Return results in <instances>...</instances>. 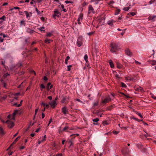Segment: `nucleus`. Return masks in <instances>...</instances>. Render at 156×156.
Returning <instances> with one entry per match:
<instances>
[{
	"mask_svg": "<svg viewBox=\"0 0 156 156\" xmlns=\"http://www.w3.org/2000/svg\"><path fill=\"white\" fill-rule=\"evenodd\" d=\"M108 24L112 26L113 25V23L110 20H109L107 22Z\"/></svg>",
	"mask_w": 156,
	"mask_h": 156,
	"instance_id": "obj_36",
	"label": "nucleus"
},
{
	"mask_svg": "<svg viewBox=\"0 0 156 156\" xmlns=\"http://www.w3.org/2000/svg\"><path fill=\"white\" fill-rule=\"evenodd\" d=\"M41 87L42 88H45V86L43 84H41Z\"/></svg>",
	"mask_w": 156,
	"mask_h": 156,
	"instance_id": "obj_49",
	"label": "nucleus"
},
{
	"mask_svg": "<svg viewBox=\"0 0 156 156\" xmlns=\"http://www.w3.org/2000/svg\"><path fill=\"white\" fill-rule=\"evenodd\" d=\"M69 97H64L62 98V99L61 101L62 103H67L69 102Z\"/></svg>",
	"mask_w": 156,
	"mask_h": 156,
	"instance_id": "obj_5",
	"label": "nucleus"
},
{
	"mask_svg": "<svg viewBox=\"0 0 156 156\" xmlns=\"http://www.w3.org/2000/svg\"><path fill=\"white\" fill-rule=\"evenodd\" d=\"M132 119H134L136 121L138 122H140L141 121H142V120H139V119H138L136 118L135 117H133Z\"/></svg>",
	"mask_w": 156,
	"mask_h": 156,
	"instance_id": "obj_33",
	"label": "nucleus"
},
{
	"mask_svg": "<svg viewBox=\"0 0 156 156\" xmlns=\"http://www.w3.org/2000/svg\"><path fill=\"white\" fill-rule=\"evenodd\" d=\"M122 66L119 63L117 64V67L119 69H121L122 67Z\"/></svg>",
	"mask_w": 156,
	"mask_h": 156,
	"instance_id": "obj_28",
	"label": "nucleus"
},
{
	"mask_svg": "<svg viewBox=\"0 0 156 156\" xmlns=\"http://www.w3.org/2000/svg\"><path fill=\"white\" fill-rule=\"evenodd\" d=\"M52 35V32L48 33L45 36L47 37H50Z\"/></svg>",
	"mask_w": 156,
	"mask_h": 156,
	"instance_id": "obj_23",
	"label": "nucleus"
},
{
	"mask_svg": "<svg viewBox=\"0 0 156 156\" xmlns=\"http://www.w3.org/2000/svg\"><path fill=\"white\" fill-rule=\"evenodd\" d=\"M72 66L71 65H69L67 66V71H69L70 70V68Z\"/></svg>",
	"mask_w": 156,
	"mask_h": 156,
	"instance_id": "obj_37",
	"label": "nucleus"
},
{
	"mask_svg": "<svg viewBox=\"0 0 156 156\" xmlns=\"http://www.w3.org/2000/svg\"><path fill=\"white\" fill-rule=\"evenodd\" d=\"M103 124L104 126H105V125H108V123H107V122L106 121H105L103 122Z\"/></svg>",
	"mask_w": 156,
	"mask_h": 156,
	"instance_id": "obj_43",
	"label": "nucleus"
},
{
	"mask_svg": "<svg viewBox=\"0 0 156 156\" xmlns=\"http://www.w3.org/2000/svg\"><path fill=\"white\" fill-rule=\"evenodd\" d=\"M49 104L53 108H54L57 105L55 101H52L49 102Z\"/></svg>",
	"mask_w": 156,
	"mask_h": 156,
	"instance_id": "obj_7",
	"label": "nucleus"
},
{
	"mask_svg": "<svg viewBox=\"0 0 156 156\" xmlns=\"http://www.w3.org/2000/svg\"><path fill=\"white\" fill-rule=\"evenodd\" d=\"M83 14H80L79 16V17L77 19L78 23L79 24H81V23L80 22L81 20H82L83 19Z\"/></svg>",
	"mask_w": 156,
	"mask_h": 156,
	"instance_id": "obj_10",
	"label": "nucleus"
},
{
	"mask_svg": "<svg viewBox=\"0 0 156 156\" xmlns=\"http://www.w3.org/2000/svg\"><path fill=\"white\" fill-rule=\"evenodd\" d=\"M126 80H129L130 81L131 80H133V78H130V77H127L126 78Z\"/></svg>",
	"mask_w": 156,
	"mask_h": 156,
	"instance_id": "obj_42",
	"label": "nucleus"
},
{
	"mask_svg": "<svg viewBox=\"0 0 156 156\" xmlns=\"http://www.w3.org/2000/svg\"><path fill=\"white\" fill-rule=\"evenodd\" d=\"M8 3H7V2H5V3H4L2 5L3 6H5V5H8Z\"/></svg>",
	"mask_w": 156,
	"mask_h": 156,
	"instance_id": "obj_61",
	"label": "nucleus"
},
{
	"mask_svg": "<svg viewBox=\"0 0 156 156\" xmlns=\"http://www.w3.org/2000/svg\"><path fill=\"white\" fill-rule=\"evenodd\" d=\"M120 9H117L116 10L115 12V15H117L118 14L119 12H120Z\"/></svg>",
	"mask_w": 156,
	"mask_h": 156,
	"instance_id": "obj_26",
	"label": "nucleus"
},
{
	"mask_svg": "<svg viewBox=\"0 0 156 156\" xmlns=\"http://www.w3.org/2000/svg\"><path fill=\"white\" fill-rule=\"evenodd\" d=\"M46 135H44L43 137L42 138V140L43 141H45V140H46Z\"/></svg>",
	"mask_w": 156,
	"mask_h": 156,
	"instance_id": "obj_46",
	"label": "nucleus"
},
{
	"mask_svg": "<svg viewBox=\"0 0 156 156\" xmlns=\"http://www.w3.org/2000/svg\"><path fill=\"white\" fill-rule=\"evenodd\" d=\"M152 98H153L154 99H156V97L154 96V95H153L152 96Z\"/></svg>",
	"mask_w": 156,
	"mask_h": 156,
	"instance_id": "obj_64",
	"label": "nucleus"
},
{
	"mask_svg": "<svg viewBox=\"0 0 156 156\" xmlns=\"http://www.w3.org/2000/svg\"><path fill=\"white\" fill-rule=\"evenodd\" d=\"M62 153L58 154H57L55 156H62Z\"/></svg>",
	"mask_w": 156,
	"mask_h": 156,
	"instance_id": "obj_59",
	"label": "nucleus"
},
{
	"mask_svg": "<svg viewBox=\"0 0 156 156\" xmlns=\"http://www.w3.org/2000/svg\"><path fill=\"white\" fill-rule=\"evenodd\" d=\"M114 3V1H111L109 2V5H111V4H113Z\"/></svg>",
	"mask_w": 156,
	"mask_h": 156,
	"instance_id": "obj_50",
	"label": "nucleus"
},
{
	"mask_svg": "<svg viewBox=\"0 0 156 156\" xmlns=\"http://www.w3.org/2000/svg\"><path fill=\"white\" fill-rule=\"evenodd\" d=\"M110 51L112 53H115L116 51L120 49L119 44L115 42H112L110 44Z\"/></svg>",
	"mask_w": 156,
	"mask_h": 156,
	"instance_id": "obj_1",
	"label": "nucleus"
},
{
	"mask_svg": "<svg viewBox=\"0 0 156 156\" xmlns=\"http://www.w3.org/2000/svg\"><path fill=\"white\" fill-rule=\"evenodd\" d=\"M88 10H89V13H94V9L92 7V6L91 5H90L88 7Z\"/></svg>",
	"mask_w": 156,
	"mask_h": 156,
	"instance_id": "obj_8",
	"label": "nucleus"
},
{
	"mask_svg": "<svg viewBox=\"0 0 156 156\" xmlns=\"http://www.w3.org/2000/svg\"><path fill=\"white\" fill-rule=\"evenodd\" d=\"M62 111L63 113L65 115L68 112L67 108L66 107H63L62 109Z\"/></svg>",
	"mask_w": 156,
	"mask_h": 156,
	"instance_id": "obj_11",
	"label": "nucleus"
},
{
	"mask_svg": "<svg viewBox=\"0 0 156 156\" xmlns=\"http://www.w3.org/2000/svg\"><path fill=\"white\" fill-rule=\"evenodd\" d=\"M121 86L122 87H126V85L123 83H121Z\"/></svg>",
	"mask_w": 156,
	"mask_h": 156,
	"instance_id": "obj_38",
	"label": "nucleus"
},
{
	"mask_svg": "<svg viewBox=\"0 0 156 156\" xmlns=\"http://www.w3.org/2000/svg\"><path fill=\"white\" fill-rule=\"evenodd\" d=\"M5 133V132L1 127H0V135L3 136Z\"/></svg>",
	"mask_w": 156,
	"mask_h": 156,
	"instance_id": "obj_13",
	"label": "nucleus"
},
{
	"mask_svg": "<svg viewBox=\"0 0 156 156\" xmlns=\"http://www.w3.org/2000/svg\"><path fill=\"white\" fill-rule=\"evenodd\" d=\"M24 24H25V23H24V21H21V22H20V25H22Z\"/></svg>",
	"mask_w": 156,
	"mask_h": 156,
	"instance_id": "obj_55",
	"label": "nucleus"
},
{
	"mask_svg": "<svg viewBox=\"0 0 156 156\" xmlns=\"http://www.w3.org/2000/svg\"><path fill=\"white\" fill-rule=\"evenodd\" d=\"M69 143L70 144V147H71V146L73 145V143L71 140H70L69 141Z\"/></svg>",
	"mask_w": 156,
	"mask_h": 156,
	"instance_id": "obj_40",
	"label": "nucleus"
},
{
	"mask_svg": "<svg viewBox=\"0 0 156 156\" xmlns=\"http://www.w3.org/2000/svg\"><path fill=\"white\" fill-rule=\"evenodd\" d=\"M84 58L86 61V62H87V61L88 56L87 55H85L84 56Z\"/></svg>",
	"mask_w": 156,
	"mask_h": 156,
	"instance_id": "obj_29",
	"label": "nucleus"
},
{
	"mask_svg": "<svg viewBox=\"0 0 156 156\" xmlns=\"http://www.w3.org/2000/svg\"><path fill=\"white\" fill-rule=\"evenodd\" d=\"M27 32L30 33V34H34L35 33V31L34 30H31L29 28H28L27 29Z\"/></svg>",
	"mask_w": 156,
	"mask_h": 156,
	"instance_id": "obj_14",
	"label": "nucleus"
},
{
	"mask_svg": "<svg viewBox=\"0 0 156 156\" xmlns=\"http://www.w3.org/2000/svg\"><path fill=\"white\" fill-rule=\"evenodd\" d=\"M77 46L78 47H80L82 44V42L81 41L80 38H79L78 39L77 41Z\"/></svg>",
	"mask_w": 156,
	"mask_h": 156,
	"instance_id": "obj_17",
	"label": "nucleus"
},
{
	"mask_svg": "<svg viewBox=\"0 0 156 156\" xmlns=\"http://www.w3.org/2000/svg\"><path fill=\"white\" fill-rule=\"evenodd\" d=\"M65 2L66 3V4H68V3H73V2H71L70 1H65Z\"/></svg>",
	"mask_w": 156,
	"mask_h": 156,
	"instance_id": "obj_44",
	"label": "nucleus"
},
{
	"mask_svg": "<svg viewBox=\"0 0 156 156\" xmlns=\"http://www.w3.org/2000/svg\"><path fill=\"white\" fill-rule=\"evenodd\" d=\"M18 65H19V67L21 66H22V63L21 62H20L18 63Z\"/></svg>",
	"mask_w": 156,
	"mask_h": 156,
	"instance_id": "obj_58",
	"label": "nucleus"
},
{
	"mask_svg": "<svg viewBox=\"0 0 156 156\" xmlns=\"http://www.w3.org/2000/svg\"><path fill=\"white\" fill-rule=\"evenodd\" d=\"M58 130V132L59 133H61L63 132V131L62 130V129H61V126L59 127Z\"/></svg>",
	"mask_w": 156,
	"mask_h": 156,
	"instance_id": "obj_31",
	"label": "nucleus"
},
{
	"mask_svg": "<svg viewBox=\"0 0 156 156\" xmlns=\"http://www.w3.org/2000/svg\"><path fill=\"white\" fill-rule=\"evenodd\" d=\"M137 114L139 116H140L141 118H143V116L142 115H141V114L140 113H137Z\"/></svg>",
	"mask_w": 156,
	"mask_h": 156,
	"instance_id": "obj_52",
	"label": "nucleus"
},
{
	"mask_svg": "<svg viewBox=\"0 0 156 156\" xmlns=\"http://www.w3.org/2000/svg\"><path fill=\"white\" fill-rule=\"evenodd\" d=\"M100 1V0H92L91 1V2H95V4H97Z\"/></svg>",
	"mask_w": 156,
	"mask_h": 156,
	"instance_id": "obj_30",
	"label": "nucleus"
},
{
	"mask_svg": "<svg viewBox=\"0 0 156 156\" xmlns=\"http://www.w3.org/2000/svg\"><path fill=\"white\" fill-rule=\"evenodd\" d=\"M12 120L9 119L5 122V123L8 125V127L10 128H12L14 126V122L11 121Z\"/></svg>",
	"mask_w": 156,
	"mask_h": 156,
	"instance_id": "obj_2",
	"label": "nucleus"
},
{
	"mask_svg": "<svg viewBox=\"0 0 156 156\" xmlns=\"http://www.w3.org/2000/svg\"><path fill=\"white\" fill-rule=\"evenodd\" d=\"M5 62L2 61V64L4 66H5Z\"/></svg>",
	"mask_w": 156,
	"mask_h": 156,
	"instance_id": "obj_63",
	"label": "nucleus"
},
{
	"mask_svg": "<svg viewBox=\"0 0 156 156\" xmlns=\"http://www.w3.org/2000/svg\"><path fill=\"white\" fill-rule=\"evenodd\" d=\"M24 12L25 13L27 18L30 17L29 13H28L27 11H25Z\"/></svg>",
	"mask_w": 156,
	"mask_h": 156,
	"instance_id": "obj_25",
	"label": "nucleus"
},
{
	"mask_svg": "<svg viewBox=\"0 0 156 156\" xmlns=\"http://www.w3.org/2000/svg\"><path fill=\"white\" fill-rule=\"evenodd\" d=\"M111 99H112L110 98V96H108L106 97L105 98L102 100V102L103 104H105L110 101Z\"/></svg>",
	"mask_w": 156,
	"mask_h": 156,
	"instance_id": "obj_3",
	"label": "nucleus"
},
{
	"mask_svg": "<svg viewBox=\"0 0 156 156\" xmlns=\"http://www.w3.org/2000/svg\"><path fill=\"white\" fill-rule=\"evenodd\" d=\"M53 41L51 40L50 39H46L44 40V42L45 43H46L49 44L50 43L51 41Z\"/></svg>",
	"mask_w": 156,
	"mask_h": 156,
	"instance_id": "obj_21",
	"label": "nucleus"
},
{
	"mask_svg": "<svg viewBox=\"0 0 156 156\" xmlns=\"http://www.w3.org/2000/svg\"><path fill=\"white\" fill-rule=\"evenodd\" d=\"M69 58H70L69 56H68L66 57V58L65 60H66V61H68L69 59Z\"/></svg>",
	"mask_w": 156,
	"mask_h": 156,
	"instance_id": "obj_48",
	"label": "nucleus"
},
{
	"mask_svg": "<svg viewBox=\"0 0 156 156\" xmlns=\"http://www.w3.org/2000/svg\"><path fill=\"white\" fill-rule=\"evenodd\" d=\"M9 73H7L4 74V75H3V77L4 78H6V77H7L8 76H9Z\"/></svg>",
	"mask_w": 156,
	"mask_h": 156,
	"instance_id": "obj_41",
	"label": "nucleus"
},
{
	"mask_svg": "<svg viewBox=\"0 0 156 156\" xmlns=\"http://www.w3.org/2000/svg\"><path fill=\"white\" fill-rule=\"evenodd\" d=\"M35 10L37 12V14H40L41 13H42L43 12L42 11L41 12H40L37 9V8H35Z\"/></svg>",
	"mask_w": 156,
	"mask_h": 156,
	"instance_id": "obj_27",
	"label": "nucleus"
},
{
	"mask_svg": "<svg viewBox=\"0 0 156 156\" xmlns=\"http://www.w3.org/2000/svg\"><path fill=\"white\" fill-rule=\"evenodd\" d=\"M5 16H3L1 17L0 18V24H2L3 22L5 20Z\"/></svg>",
	"mask_w": 156,
	"mask_h": 156,
	"instance_id": "obj_18",
	"label": "nucleus"
},
{
	"mask_svg": "<svg viewBox=\"0 0 156 156\" xmlns=\"http://www.w3.org/2000/svg\"><path fill=\"white\" fill-rule=\"evenodd\" d=\"M99 119L98 118H96L95 119H93V121L94 122H97L99 121Z\"/></svg>",
	"mask_w": 156,
	"mask_h": 156,
	"instance_id": "obj_35",
	"label": "nucleus"
},
{
	"mask_svg": "<svg viewBox=\"0 0 156 156\" xmlns=\"http://www.w3.org/2000/svg\"><path fill=\"white\" fill-rule=\"evenodd\" d=\"M113 133L115 134H117L119 133V132H118L114 130L113 131Z\"/></svg>",
	"mask_w": 156,
	"mask_h": 156,
	"instance_id": "obj_45",
	"label": "nucleus"
},
{
	"mask_svg": "<svg viewBox=\"0 0 156 156\" xmlns=\"http://www.w3.org/2000/svg\"><path fill=\"white\" fill-rule=\"evenodd\" d=\"M34 2H35L34 0H32V1L30 2V4L31 5H32L33 4Z\"/></svg>",
	"mask_w": 156,
	"mask_h": 156,
	"instance_id": "obj_56",
	"label": "nucleus"
},
{
	"mask_svg": "<svg viewBox=\"0 0 156 156\" xmlns=\"http://www.w3.org/2000/svg\"><path fill=\"white\" fill-rule=\"evenodd\" d=\"M3 39L1 37H0V43L3 42Z\"/></svg>",
	"mask_w": 156,
	"mask_h": 156,
	"instance_id": "obj_51",
	"label": "nucleus"
},
{
	"mask_svg": "<svg viewBox=\"0 0 156 156\" xmlns=\"http://www.w3.org/2000/svg\"><path fill=\"white\" fill-rule=\"evenodd\" d=\"M130 8L129 7H124L123 8V10L125 11H128L129 9Z\"/></svg>",
	"mask_w": 156,
	"mask_h": 156,
	"instance_id": "obj_32",
	"label": "nucleus"
},
{
	"mask_svg": "<svg viewBox=\"0 0 156 156\" xmlns=\"http://www.w3.org/2000/svg\"><path fill=\"white\" fill-rule=\"evenodd\" d=\"M51 84L50 82L48 83L47 85V89L48 90H49L51 89L52 87V85H51Z\"/></svg>",
	"mask_w": 156,
	"mask_h": 156,
	"instance_id": "obj_16",
	"label": "nucleus"
},
{
	"mask_svg": "<svg viewBox=\"0 0 156 156\" xmlns=\"http://www.w3.org/2000/svg\"><path fill=\"white\" fill-rule=\"evenodd\" d=\"M125 53L127 55L130 56H131L132 55V52L129 49H127L125 50Z\"/></svg>",
	"mask_w": 156,
	"mask_h": 156,
	"instance_id": "obj_15",
	"label": "nucleus"
},
{
	"mask_svg": "<svg viewBox=\"0 0 156 156\" xmlns=\"http://www.w3.org/2000/svg\"><path fill=\"white\" fill-rule=\"evenodd\" d=\"M69 129V127L67 126H65L62 129V130L64 131L67 132V130Z\"/></svg>",
	"mask_w": 156,
	"mask_h": 156,
	"instance_id": "obj_22",
	"label": "nucleus"
},
{
	"mask_svg": "<svg viewBox=\"0 0 156 156\" xmlns=\"http://www.w3.org/2000/svg\"><path fill=\"white\" fill-rule=\"evenodd\" d=\"M7 97L6 96H4L2 98V99L4 100H5L6 98Z\"/></svg>",
	"mask_w": 156,
	"mask_h": 156,
	"instance_id": "obj_60",
	"label": "nucleus"
},
{
	"mask_svg": "<svg viewBox=\"0 0 156 156\" xmlns=\"http://www.w3.org/2000/svg\"><path fill=\"white\" fill-rule=\"evenodd\" d=\"M129 14L131 15L132 16H134L136 14V13L135 12H129Z\"/></svg>",
	"mask_w": 156,
	"mask_h": 156,
	"instance_id": "obj_39",
	"label": "nucleus"
},
{
	"mask_svg": "<svg viewBox=\"0 0 156 156\" xmlns=\"http://www.w3.org/2000/svg\"><path fill=\"white\" fill-rule=\"evenodd\" d=\"M13 9H20V8L19 7H14L13 8Z\"/></svg>",
	"mask_w": 156,
	"mask_h": 156,
	"instance_id": "obj_62",
	"label": "nucleus"
},
{
	"mask_svg": "<svg viewBox=\"0 0 156 156\" xmlns=\"http://www.w3.org/2000/svg\"><path fill=\"white\" fill-rule=\"evenodd\" d=\"M136 90L137 91H140L141 92H143L144 91L143 88L140 87L137 88L136 89Z\"/></svg>",
	"mask_w": 156,
	"mask_h": 156,
	"instance_id": "obj_24",
	"label": "nucleus"
},
{
	"mask_svg": "<svg viewBox=\"0 0 156 156\" xmlns=\"http://www.w3.org/2000/svg\"><path fill=\"white\" fill-rule=\"evenodd\" d=\"M38 108L36 109L35 110V115H34V119H35V116L36 115L37 113V112L38 111Z\"/></svg>",
	"mask_w": 156,
	"mask_h": 156,
	"instance_id": "obj_34",
	"label": "nucleus"
},
{
	"mask_svg": "<svg viewBox=\"0 0 156 156\" xmlns=\"http://www.w3.org/2000/svg\"><path fill=\"white\" fill-rule=\"evenodd\" d=\"M16 115V114H15V113L13 112L12 114V115H9L8 116L7 118L9 119H11L14 120H15V115Z\"/></svg>",
	"mask_w": 156,
	"mask_h": 156,
	"instance_id": "obj_9",
	"label": "nucleus"
},
{
	"mask_svg": "<svg viewBox=\"0 0 156 156\" xmlns=\"http://www.w3.org/2000/svg\"><path fill=\"white\" fill-rule=\"evenodd\" d=\"M20 136H18L15 140L12 143V144L10 146L9 148L12 146L13 144H15L16 141L18 140L20 138Z\"/></svg>",
	"mask_w": 156,
	"mask_h": 156,
	"instance_id": "obj_19",
	"label": "nucleus"
},
{
	"mask_svg": "<svg viewBox=\"0 0 156 156\" xmlns=\"http://www.w3.org/2000/svg\"><path fill=\"white\" fill-rule=\"evenodd\" d=\"M48 98L50 100H51L52 99V97L51 96H48Z\"/></svg>",
	"mask_w": 156,
	"mask_h": 156,
	"instance_id": "obj_57",
	"label": "nucleus"
},
{
	"mask_svg": "<svg viewBox=\"0 0 156 156\" xmlns=\"http://www.w3.org/2000/svg\"><path fill=\"white\" fill-rule=\"evenodd\" d=\"M61 15V13L58 11V9H55L54 11V14L53 15V17L55 18L56 16L59 17Z\"/></svg>",
	"mask_w": 156,
	"mask_h": 156,
	"instance_id": "obj_4",
	"label": "nucleus"
},
{
	"mask_svg": "<svg viewBox=\"0 0 156 156\" xmlns=\"http://www.w3.org/2000/svg\"><path fill=\"white\" fill-rule=\"evenodd\" d=\"M41 20L42 21H44V18L43 17H41Z\"/></svg>",
	"mask_w": 156,
	"mask_h": 156,
	"instance_id": "obj_53",
	"label": "nucleus"
},
{
	"mask_svg": "<svg viewBox=\"0 0 156 156\" xmlns=\"http://www.w3.org/2000/svg\"><path fill=\"white\" fill-rule=\"evenodd\" d=\"M156 18V16H149L148 18V19L149 20H152L153 21H154L155 20V18Z\"/></svg>",
	"mask_w": 156,
	"mask_h": 156,
	"instance_id": "obj_12",
	"label": "nucleus"
},
{
	"mask_svg": "<svg viewBox=\"0 0 156 156\" xmlns=\"http://www.w3.org/2000/svg\"><path fill=\"white\" fill-rule=\"evenodd\" d=\"M43 79L45 81H46L48 80V78L45 76H44V77Z\"/></svg>",
	"mask_w": 156,
	"mask_h": 156,
	"instance_id": "obj_54",
	"label": "nucleus"
},
{
	"mask_svg": "<svg viewBox=\"0 0 156 156\" xmlns=\"http://www.w3.org/2000/svg\"><path fill=\"white\" fill-rule=\"evenodd\" d=\"M122 151V153L125 155L128 154L129 152V149L127 147L123 149Z\"/></svg>",
	"mask_w": 156,
	"mask_h": 156,
	"instance_id": "obj_6",
	"label": "nucleus"
},
{
	"mask_svg": "<svg viewBox=\"0 0 156 156\" xmlns=\"http://www.w3.org/2000/svg\"><path fill=\"white\" fill-rule=\"evenodd\" d=\"M109 64L110 65V67L112 68H113L114 67V64L113 62H112V60H109Z\"/></svg>",
	"mask_w": 156,
	"mask_h": 156,
	"instance_id": "obj_20",
	"label": "nucleus"
},
{
	"mask_svg": "<svg viewBox=\"0 0 156 156\" xmlns=\"http://www.w3.org/2000/svg\"><path fill=\"white\" fill-rule=\"evenodd\" d=\"M44 27H41L40 28H39V30L41 31H43V30H42V29H44ZM43 31H44L45 30H44Z\"/></svg>",
	"mask_w": 156,
	"mask_h": 156,
	"instance_id": "obj_47",
	"label": "nucleus"
}]
</instances>
